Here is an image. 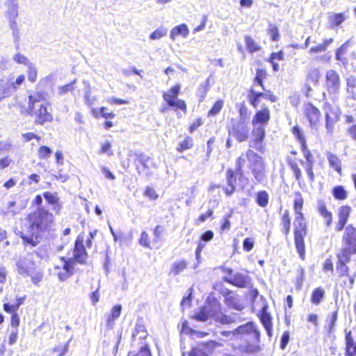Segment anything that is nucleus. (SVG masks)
<instances>
[{
	"mask_svg": "<svg viewBox=\"0 0 356 356\" xmlns=\"http://www.w3.org/2000/svg\"><path fill=\"white\" fill-rule=\"evenodd\" d=\"M282 232L287 236L291 229V219L288 211H286L282 217Z\"/></svg>",
	"mask_w": 356,
	"mask_h": 356,
	"instance_id": "obj_39",
	"label": "nucleus"
},
{
	"mask_svg": "<svg viewBox=\"0 0 356 356\" xmlns=\"http://www.w3.org/2000/svg\"><path fill=\"white\" fill-rule=\"evenodd\" d=\"M333 42L332 38L325 39L322 43L318 44L315 47H312L309 49L310 53H321L327 50V47Z\"/></svg>",
	"mask_w": 356,
	"mask_h": 356,
	"instance_id": "obj_35",
	"label": "nucleus"
},
{
	"mask_svg": "<svg viewBox=\"0 0 356 356\" xmlns=\"http://www.w3.org/2000/svg\"><path fill=\"white\" fill-rule=\"evenodd\" d=\"M28 79L31 82H35L37 79V70L32 63L28 65Z\"/></svg>",
	"mask_w": 356,
	"mask_h": 356,
	"instance_id": "obj_55",
	"label": "nucleus"
},
{
	"mask_svg": "<svg viewBox=\"0 0 356 356\" xmlns=\"http://www.w3.org/2000/svg\"><path fill=\"white\" fill-rule=\"evenodd\" d=\"M136 335L138 336V339L140 340V350L135 356H152L147 343H144L143 340L147 337V332L143 323L138 321L135 327V338Z\"/></svg>",
	"mask_w": 356,
	"mask_h": 356,
	"instance_id": "obj_11",
	"label": "nucleus"
},
{
	"mask_svg": "<svg viewBox=\"0 0 356 356\" xmlns=\"http://www.w3.org/2000/svg\"><path fill=\"white\" fill-rule=\"evenodd\" d=\"M8 270L6 266L0 265V293L3 291V285L6 283Z\"/></svg>",
	"mask_w": 356,
	"mask_h": 356,
	"instance_id": "obj_49",
	"label": "nucleus"
},
{
	"mask_svg": "<svg viewBox=\"0 0 356 356\" xmlns=\"http://www.w3.org/2000/svg\"><path fill=\"white\" fill-rule=\"evenodd\" d=\"M194 318L197 321L202 322L213 318L216 321L225 325L234 321L232 317L222 312L220 303L214 298L207 300L206 305L200 308L198 312L195 314Z\"/></svg>",
	"mask_w": 356,
	"mask_h": 356,
	"instance_id": "obj_2",
	"label": "nucleus"
},
{
	"mask_svg": "<svg viewBox=\"0 0 356 356\" xmlns=\"http://www.w3.org/2000/svg\"><path fill=\"white\" fill-rule=\"evenodd\" d=\"M301 150L303 153L307 162L305 163H314V159L310 151L307 147V144L301 147Z\"/></svg>",
	"mask_w": 356,
	"mask_h": 356,
	"instance_id": "obj_58",
	"label": "nucleus"
},
{
	"mask_svg": "<svg viewBox=\"0 0 356 356\" xmlns=\"http://www.w3.org/2000/svg\"><path fill=\"white\" fill-rule=\"evenodd\" d=\"M87 257L88 254L83 245V240L80 238V236H79L74 244V257L76 262L79 264H84Z\"/></svg>",
	"mask_w": 356,
	"mask_h": 356,
	"instance_id": "obj_17",
	"label": "nucleus"
},
{
	"mask_svg": "<svg viewBox=\"0 0 356 356\" xmlns=\"http://www.w3.org/2000/svg\"><path fill=\"white\" fill-rule=\"evenodd\" d=\"M270 120V111L268 108L258 111L252 118V124L254 127L262 125L265 128Z\"/></svg>",
	"mask_w": 356,
	"mask_h": 356,
	"instance_id": "obj_19",
	"label": "nucleus"
},
{
	"mask_svg": "<svg viewBox=\"0 0 356 356\" xmlns=\"http://www.w3.org/2000/svg\"><path fill=\"white\" fill-rule=\"evenodd\" d=\"M301 164L305 165L306 172L309 178L310 181H314V174L313 172V163H305L303 161H300Z\"/></svg>",
	"mask_w": 356,
	"mask_h": 356,
	"instance_id": "obj_57",
	"label": "nucleus"
},
{
	"mask_svg": "<svg viewBox=\"0 0 356 356\" xmlns=\"http://www.w3.org/2000/svg\"><path fill=\"white\" fill-rule=\"evenodd\" d=\"M229 135L234 136L238 142L245 141L249 136V127L248 124L243 121H238L232 124L229 130Z\"/></svg>",
	"mask_w": 356,
	"mask_h": 356,
	"instance_id": "obj_9",
	"label": "nucleus"
},
{
	"mask_svg": "<svg viewBox=\"0 0 356 356\" xmlns=\"http://www.w3.org/2000/svg\"><path fill=\"white\" fill-rule=\"evenodd\" d=\"M223 280L238 288H248L252 286V280L247 273H236L233 276H223Z\"/></svg>",
	"mask_w": 356,
	"mask_h": 356,
	"instance_id": "obj_8",
	"label": "nucleus"
},
{
	"mask_svg": "<svg viewBox=\"0 0 356 356\" xmlns=\"http://www.w3.org/2000/svg\"><path fill=\"white\" fill-rule=\"evenodd\" d=\"M43 196L49 204L54 206V209L56 210L58 202V197L56 195L50 192H45L43 194Z\"/></svg>",
	"mask_w": 356,
	"mask_h": 356,
	"instance_id": "obj_46",
	"label": "nucleus"
},
{
	"mask_svg": "<svg viewBox=\"0 0 356 356\" xmlns=\"http://www.w3.org/2000/svg\"><path fill=\"white\" fill-rule=\"evenodd\" d=\"M321 78V72L318 68H311L307 74L306 81L307 83L317 85Z\"/></svg>",
	"mask_w": 356,
	"mask_h": 356,
	"instance_id": "obj_32",
	"label": "nucleus"
},
{
	"mask_svg": "<svg viewBox=\"0 0 356 356\" xmlns=\"http://www.w3.org/2000/svg\"><path fill=\"white\" fill-rule=\"evenodd\" d=\"M254 247V241L250 238H246L243 240V248L246 252H250Z\"/></svg>",
	"mask_w": 356,
	"mask_h": 356,
	"instance_id": "obj_62",
	"label": "nucleus"
},
{
	"mask_svg": "<svg viewBox=\"0 0 356 356\" xmlns=\"http://www.w3.org/2000/svg\"><path fill=\"white\" fill-rule=\"evenodd\" d=\"M346 355H356V342L354 341L350 332L346 335Z\"/></svg>",
	"mask_w": 356,
	"mask_h": 356,
	"instance_id": "obj_28",
	"label": "nucleus"
},
{
	"mask_svg": "<svg viewBox=\"0 0 356 356\" xmlns=\"http://www.w3.org/2000/svg\"><path fill=\"white\" fill-rule=\"evenodd\" d=\"M11 86L14 89L16 88L14 82L4 84L3 80H0V101L10 95V88Z\"/></svg>",
	"mask_w": 356,
	"mask_h": 356,
	"instance_id": "obj_36",
	"label": "nucleus"
},
{
	"mask_svg": "<svg viewBox=\"0 0 356 356\" xmlns=\"http://www.w3.org/2000/svg\"><path fill=\"white\" fill-rule=\"evenodd\" d=\"M304 115L309 122V126L312 129H317L318 122L321 115V111L318 108L311 103H307L304 105Z\"/></svg>",
	"mask_w": 356,
	"mask_h": 356,
	"instance_id": "obj_13",
	"label": "nucleus"
},
{
	"mask_svg": "<svg viewBox=\"0 0 356 356\" xmlns=\"http://www.w3.org/2000/svg\"><path fill=\"white\" fill-rule=\"evenodd\" d=\"M337 257L338 259L337 270L341 276H343L348 273V267L346 264L350 261L351 256H348L346 260L343 259L341 253H338Z\"/></svg>",
	"mask_w": 356,
	"mask_h": 356,
	"instance_id": "obj_31",
	"label": "nucleus"
},
{
	"mask_svg": "<svg viewBox=\"0 0 356 356\" xmlns=\"http://www.w3.org/2000/svg\"><path fill=\"white\" fill-rule=\"evenodd\" d=\"M189 33V29L186 24H181L172 29L170 33V38L175 40L177 36H181L186 38Z\"/></svg>",
	"mask_w": 356,
	"mask_h": 356,
	"instance_id": "obj_23",
	"label": "nucleus"
},
{
	"mask_svg": "<svg viewBox=\"0 0 356 356\" xmlns=\"http://www.w3.org/2000/svg\"><path fill=\"white\" fill-rule=\"evenodd\" d=\"M187 268V263L184 260H180L175 263L172 266L171 273L174 275H177L182 273Z\"/></svg>",
	"mask_w": 356,
	"mask_h": 356,
	"instance_id": "obj_38",
	"label": "nucleus"
},
{
	"mask_svg": "<svg viewBox=\"0 0 356 356\" xmlns=\"http://www.w3.org/2000/svg\"><path fill=\"white\" fill-rule=\"evenodd\" d=\"M54 216L43 207L29 213L26 218L22 238L26 245L36 246L52 229Z\"/></svg>",
	"mask_w": 356,
	"mask_h": 356,
	"instance_id": "obj_1",
	"label": "nucleus"
},
{
	"mask_svg": "<svg viewBox=\"0 0 356 356\" xmlns=\"http://www.w3.org/2000/svg\"><path fill=\"white\" fill-rule=\"evenodd\" d=\"M168 29L163 26H161L156 29L151 35H149V38L151 40H159L162 37L165 36L167 34Z\"/></svg>",
	"mask_w": 356,
	"mask_h": 356,
	"instance_id": "obj_47",
	"label": "nucleus"
},
{
	"mask_svg": "<svg viewBox=\"0 0 356 356\" xmlns=\"http://www.w3.org/2000/svg\"><path fill=\"white\" fill-rule=\"evenodd\" d=\"M189 356H207V354L202 349L195 348L191 350Z\"/></svg>",
	"mask_w": 356,
	"mask_h": 356,
	"instance_id": "obj_64",
	"label": "nucleus"
},
{
	"mask_svg": "<svg viewBox=\"0 0 356 356\" xmlns=\"http://www.w3.org/2000/svg\"><path fill=\"white\" fill-rule=\"evenodd\" d=\"M325 86L330 94H337L340 89L341 81L338 73L330 70L325 74Z\"/></svg>",
	"mask_w": 356,
	"mask_h": 356,
	"instance_id": "obj_12",
	"label": "nucleus"
},
{
	"mask_svg": "<svg viewBox=\"0 0 356 356\" xmlns=\"http://www.w3.org/2000/svg\"><path fill=\"white\" fill-rule=\"evenodd\" d=\"M325 295V291L321 288L315 289L312 294L311 301L314 305H318Z\"/></svg>",
	"mask_w": 356,
	"mask_h": 356,
	"instance_id": "obj_41",
	"label": "nucleus"
},
{
	"mask_svg": "<svg viewBox=\"0 0 356 356\" xmlns=\"http://www.w3.org/2000/svg\"><path fill=\"white\" fill-rule=\"evenodd\" d=\"M267 307L265 306L262 308L260 315V321L266 330L267 334L269 337L273 336V328L270 314L266 311Z\"/></svg>",
	"mask_w": 356,
	"mask_h": 356,
	"instance_id": "obj_22",
	"label": "nucleus"
},
{
	"mask_svg": "<svg viewBox=\"0 0 356 356\" xmlns=\"http://www.w3.org/2000/svg\"><path fill=\"white\" fill-rule=\"evenodd\" d=\"M323 108L325 115V128L328 134H332L334 124L339 120V111L338 108H333L328 102L325 103Z\"/></svg>",
	"mask_w": 356,
	"mask_h": 356,
	"instance_id": "obj_10",
	"label": "nucleus"
},
{
	"mask_svg": "<svg viewBox=\"0 0 356 356\" xmlns=\"http://www.w3.org/2000/svg\"><path fill=\"white\" fill-rule=\"evenodd\" d=\"M52 153L51 149L47 146H41L38 149V157L40 159H47Z\"/></svg>",
	"mask_w": 356,
	"mask_h": 356,
	"instance_id": "obj_52",
	"label": "nucleus"
},
{
	"mask_svg": "<svg viewBox=\"0 0 356 356\" xmlns=\"http://www.w3.org/2000/svg\"><path fill=\"white\" fill-rule=\"evenodd\" d=\"M245 42L248 51L251 54L258 51L261 49L259 44L250 36L246 35L245 37Z\"/></svg>",
	"mask_w": 356,
	"mask_h": 356,
	"instance_id": "obj_34",
	"label": "nucleus"
},
{
	"mask_svg": "<svg viewBox=\"0 0 356 356\" xmlns=\"http://www.w3.org/2000/svg\"><path fill=\"white\" fill-rule=\"evenodd\" d=\"M289 164L294 173L296 179L300 181L302 178V172L298 164L295 161H289Z\"/></svg>",
	"mask_w": 356,
	"mask_h": 356,
	"instance_id": "obj_53",
	"label": "nucleus"
},
{
	"mask_svg": "<svg viewBox=\"0 0 356 356\" xmlns=\"http://www.w3.org/2000/svg\"><path fill=\"white\" fill-rule=\"evenodd\" d=\"M223 296L225 297V303L229 308L239 311L243 309V306L240 302L237 296L232 291L227 289L223 293Z\"/></svg>",
	"mask_w": 356,
	"mask_h": 356,
	"instance_id": "obj_21",
	"label": "nucleus"
},
{
	"mask_svg": "<svg viewBox=\"0 0 356 356\" xmlns=\"http://www.w3.org/2000/svg\"><path fill=\"white\" fill-rule=\"evenodd\" d=\"M238 339L249 340L253 343L258 344L260 342V332L257 326L253 322H248L236 328Z\"/></svg>",
	"mask_w": 356,
	"mask_h": 356,
	"instance_id": "obj_7",
	"label": "nucleus"
},
{
	"mask_svg": "<svg viewBox=\"0 0 356 356\" xmlns=\"http://www.w3.org/2000/svg\"><path fill=\"white\" fill-rule=\"evenodd\" d=\"M346 92L348 98L356 99V79L353 76L346 78Z\"/></svg>",
	"mask_w": 356,
	"mask_h": 356,
	"instance_id": "obj_25",
	"label": "nucleus"
},
{
	"mask_svg": "<svg viewBox=\"0 0 356 356\" xmlns=\"http://www.w3.org/2000/svg\"><path fill=\"white\" fill-rule=\"evenodd\" d=\"M317 211L324 220V222L327 227H330L332 223V213L327 209L326 204L323 200L317 201Z\"/></svg>",
	"mask_w": 356,
	"mask_h": 356,
	"instance_id": "obj_20",
	"label": "nucleus"
},
{
	"mask_svg": "<svg viewBox=\"0 0 356 356\" xmlns=\"http://www.w3.org/2000/svg\"><path fill=\"white\" fill-rule=\"evenodd\" d=\"M342 248L339 253L342 254L343 259L348 256L356 254V228L353 225L346 227L342 236Z\"/></svg>",
	"mask_w": 356,
	"mask_h": 356,
	"instance_id": "obj_5",
	"label": "nucleus"
},
{
	"mask_svg": "<svg viewBox=\"0 0 356 356\" xmlns=\"http://www.w3.org/2000/svg\"><path fill=\"white\" fill-rule=\"evenodd\" d=\"M257 203L261 207H265L268 203V194L266 191H262L257 193Z\"/></svg>",
	"mask_w": 356,
	"mask_h": 356,
	"instance_id": "obj_42",
	"label": "nucleus"
},
{
	"mask_svg": "<svg viewBox=\"0 0 356 356\" xmlns=\"http://www.w3.org/2000/svg\"><path fill=\"white\" fill-rule=\"evenodd\" d=\"M17 271L23 276H29L30 273L34 269V263L31 255L19 257L16 262Z\"/></svg>",
	"mask_w": 356,
	"mask_h": 356,
	"instance_id": "obj_14",
	"label": "nucleus"
},
{
	"mask_svg": "<svg viewBox=\"0 0 356 356\" xmlns=\"http://www.w3.org/2000/svg\"><path fill=\"white\" fill-rule=\"evenodd\" d=\"M245 157L249 161L248 168L258 183H261L266 179V165L262 157L251 149L247 150Z\"/></svg>",
	"mask_w": 356,
	"mask_h": 356,
	"instance_id": "obj_4",
	"label": "nucleus"
},
{
	"mask_svg": "<svg viewBox=\"0 0 356 356\" xmlns=\"http://www.w3.org/2000/svg\"><path fill=\"white\" fill-rule=\"evenodd\" d=\"M348 15L346 13H332L328 17V21L332 28L340 26L346 19Z\"/></svg>",
	"mask_w": 356,
	"mask_h": 356,
	"instance_id": "obj_26",
	"label": "nucleus"
},
{
	"mask_svg": "<svg viewBox=\"0 0 356 356\" xmlns=\"http://www.w3.org/2000/svg\"><path fill=\"white\" fill-rule=\"evenodd\" d=\"M180 91L179 85H176L172 87L168 92H165L163 95L164 100L168 103V105H172L174 101L177 99V96Z\"/></svg>",
	"mask_w": 356,
	"mask_h": 356,
	"instance_id": "obj_29",
	"label": "nucleus"
},
{
	"mask_svg": "<svg viewBox=\"0 0 356 356\" xmlns=\"http://www.w3.org/2000/svg\"><path fill=\"white\" fill-rule=\"evenodd\" d=\"M76 83V79L73 80L71 83L58 88V93L59 95H64L69 92H72L74 90V85Z\"/></svg>",
	"mask_w": 356,
	"mask_h": 356,
	"instance_id": "obj_45",
	"label": "nucleus"
},
{
	"mask_svg": "<svg viewBox=\"0 0 356 356\" xmlns=\"http://www.w3.org/2000/svg\"><path fill=\"white\" fill-rule=\"evenodd\" d=\"M43 99V95L40 93H35L29 97V109L33 111L37 107V104Z\"/></svg>",
	"mask_w": 356,
	"mask_h": 356,
	"instance_id": "obj_40",
	"label": "nucleus"
},
{
	"mask_svg": "<svg viewBox=\"0 0 356 356\" xmlns=\"http://www.w3.org/2000/svg\"><path fill=\"white\" fill-rule=\"evenodd\" d=\"M253 138L250 141L249 146L252 148L260 150L261 143L265 138V128L262 125L254 127L252 132Z\"/></svg>",
	"mask_w": 356,
	"mask_h": 356,
	"instance_id": "obj_16",
	"label": "nucleus"
},
{
	"mask_svg": "<svg viewBox=\"0 0 356 356\" xmlns=\"http://www.w3.org/2000/svg\"><path fill=\"white\" fill-rule=\"evenodd\" d=\"M150 159L149 157H143L140 156L137 159H135V165H137V170L139 174L147 175L149 173V163Z\"/></svg>",
	"mask_w": 356,
	"mask_h": 356,
	"instance_id": "obj_24",
	"label": "nucleus"
},
{
	"mask_svg": "<svg viewBox=\"0 0 356 356\" xmlns=\"http://www.w3.org/2000/svg\"><path fill=\"white\" fill-rule=\"evenodd\" d=\"M101 152L102 154H106L108 156L113 155V151L111 149V145L110 142L106 141L104 143L102 144Z\"/></svg>",
	"mask_w": 356,
	"mask_h": 356,
	"instance_id": "obj_61",
	"label": "nucleus"
},
{
	"mask_svg": "<svg viewBox=\"0 0 356 356\" xmlns=\"http://www.w3.org/2000/svg\"><path fill=\"white\" fill-rule=\"evenodd\" d=\"M294 240L296 250L301 258H305V236L307 235V224L303 214L296 216L294 222Z\"/></svg>",
	"mask_w": 356,
	"mask_h": 356,
	"instance_id": "obj_3",
	"label": "nucleus"
},
{
	"mask_svg": "<svg viewBox=\"0 0 356 356\" xmlns=\"http://www.w3.org/2000/svg\"><path fill=\"white\" fill-rule=\"evenodd\" d=\"M6 7V17L8 20V24L13 32L15 42H19L21 33L20 29L17 22L19 16V2L13 0H7L5 3Z\"/></svg>",
	"mask_w": 356,
	"mask_h": 356,
	"instance_id": "obj_6",
	"label": "nucleus"
},
{
	"mask_svg": "<svg viewBox=\"0 0 356 356\" xmlns=\"http://www.w3.org/2000/svg\"><path fill=\"white\" fill-rule=\"evenodd\" d=\"M352 209L350 206L344 205L338 209L337 218L338 220L335 224L334 230L337 232H341L345 229V226L348 222V218L350 215Z\"/></svg>",
	"mask_w": 356,
	"mask_h": 356,
	"instance_id": "obj_15",
	"label": "nucleus"
},
{
	"mask_svg": "<svg viewBox=\"0 0 356 356\" xmlns=\"http://www.w3.org/2000/svg\"><path fill=\"white\" fill-rule=\"evenodd\" d=\"M227 185L229 186H236V179L234 172L232 169H228L226 172Z\"/></svg>",
	"mask_w": 356,
	"mask_h": 356,
	"instance_id": "obj_51",
	"label": "nucleus"
},
{
	"mask_svg": "<svg viewBox=\"0 0 356 356\" xmlns=\"http://www.w3.org/2000/svg\"><path fill=\"white\" fill-rule=\"evenodd\" d=\"M193 145V141L192 138L186 136L184 140L179 144L178 147H177V150L179 152H183L184 150L191 149Z\"/></svg>",
	"mask_w": 356,
	"mask_h": 356,
	"instance_id": "obj_44",
	"label": "nucleus"
},
{
	"mask_svg": "<svg viewBox=\"0 0 356 356\" xmlns=\"http://www.w3.org/2000/svg\"><path fill=\"white\" fill-rule=\"evenodd\" d=\"M3 309L5 312H6L8 313H10L13 315L14 313H17L18 308L15 305V303L14 304L4 303L3 304Z\"/></svg>",
	"mask_w": 356,
	"mask_h": 356,
	"instance_id": "obj_63",
	"label": "nucleus"
},
{
	"mask_svg": "<svg viewBox=\"0 0 356 356\" xmlns=\"http://www.w3.org/2000/svg\"><path fill=\"white\" fill-rule=\"evenodd\" d=\"M223 106V101L222 100H218L211 109L209 111L208 115H217L222 109Z\"/></svg>",
	"mask_w": 356,
	"mask_h": 356,
	"instance_id": "obj_54",
	"label": "nucleus"
},
{
	"mask_svg": "<svg viewBox=\"0 0 356 356\" xmlns=\"http://www.w3.org/2000/svg\"><path fill=\"white\" fill-rule=\"evenodd\" d=\"M292 133L295 136L298 141L300 143L301 147L307 144L303 132L298 126H295L292 129Z\"/></svg>",
	"mask_w": 356,
	"mask_h": 356,
	"instance_id": "obj_43",
	"label": "nucleus"
},
{
	"mask_svg": "<svg viewBox=\"0 0 356 356\" xmlns=\"http://www.w3.org/2000/svg\"><path fill=\"white\" fill-rule=\"evenodd\" d=\"M303 202L304 201L301 193L300 192H296L294 193L293 209L296 216L303 214L302 213Z\"/></svg>",
	"mask_w": 356,
	"mask_h": 356,
	"instance_id": "obj_33",
	"label": "nucleus"
},
{
	"mask_svg": "<svg viewBox=\"0 0 356 356\" xmlns=\"http://www.w3.org/2000/svg\"><path fill=\"white\" fill-rule=\"evenodd\" d=\"M337 312H333L330 316L327 318V330L329 333H331L334 330V327L335 326L336 321L337 320Z\"/></svg>",
	"mask_w": 356,
	"mask_h": 356,
	"instance_id": "obj_48",
	"label": "nucleus"
},
{
	"mask_svg": "<svg viewBox=\"0 0 356 356\" xmlns=\"http://www.w3.org/2000/svg\"><path fill=\"white\" fill-rule=\"evenodd\" d=\"M266 72L264 70L258 69L256 72V76L254 78V82L261 86L264 89V86L262 84L263 79L266 78Z\"/></svg>",
	"mask_w": 356,
	"mask_h": 356,
	"instance_id": "obj_50",
	"label": "nucleus"
},
{
	"mask_svg": "<svg viewBox=\"0 0 356 356\" xmlns=\"http://www.w3.org/2000/svg\"><path fill=\"white\" fill-rule=\"evenodd\" d=\"M346 134L352 140L356 141V124L348 126L346 129Z\"/></svg>",
	"mask_w": 356,
	"mask_h": 356,
	"instance_id": "obj_60",
	"label": "nucleus"
},
{
	"mask_svg": "<svg viewBox=\"0 0 356 356\" xmlns=\"http://www.w3.org/2000/svg\"><path fill=\"white\" fill-rule=\"evenodd\" d=\"M332 193L334 197L338 200H344L348 197V193L342 186L334 187Z\"/></svg>",
	"mask_w": 356,
	"mask_h": 356,
	"instance_id": "obj_37",
	"label": "nucleus"
},
{
	"mask_svg": "<svg viewBox=\"0 0 356 356\" xmlns=\"http://www.w3.org/2000/svg\"><path fill=\"white\" fill-rule=\"evenodd\" d=\"M13 60L17 63L24 64L25 65H29L31 64L29 59L21 54H16L14 55Z\"/></svg>",
	"mask_w": 356,
	"mask_h": 356,
	"instance_id": "obj_56",
	"label": "nucleus"
},
{
	"mask_svg": "<svg viewBox=\"0 0 356 356\" xmlns=\"http://www.w3.org/2000/svg\"><path fill=\"white\" fill-rule=\"evenodd\" d=\"M326 156L330 166L334 168L339 175H341V162L339 158L331 152H327Z\"/></svg>",
	"mask_w": 356,
	"mask_h": 356,
	"instance_id": "obj_30",
	"label": "nucleus"
},
{
	"mask_svg": "<svg viewBox=\"0 0 356 356\" xmlns=\"http://www.w3.org/2000/svg\"><path fill=\"white\" fill-rule=\"evenodd\" d=\"M122 311V307L120 305H115L111 312V314L108 316L106 320V326L108 328L112 329L114 326V321L120 315Z\"/></svg>",
	"mask_w": 356,
	"mask_h": 356,
	"instance_id": "obj_27",
	"label": "nucleus"
},
{
	"mask_svg": "<svg viewBox=\"0 0 356 356\" xmlns=\"http://www.w3.org/2000/svg\"><path fill=\"white\" fill-rule=\"evenodd\" d=\"M145 195L151 200H155L159 197L158 194L155 190L152 187H147L145 191Z\"/></svg>",
	"mask_w": 356,
	"mask_h": 356,
	"instance_id": "obj_59",
	"label": "nucleus"
},
{
	"mask_svg": "<svg viewBox=\"0 0 356 356\" xmlns=\"http://www.w3.org/2000/svg\"><path fill=\"white\" fill-rule=\"evenodd\" d=\"M35 116V122L38 124H43L47 122L53 120L52 115L47 111L46 106L40 104L39 108L32 111Z\"/></svg>",
	"mask_w": 356,
	"mask_h": 356,
	"instance_id": "obj_18",
	"label": "nucleus"
}]
</instances>
